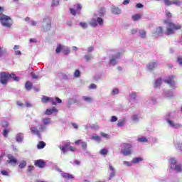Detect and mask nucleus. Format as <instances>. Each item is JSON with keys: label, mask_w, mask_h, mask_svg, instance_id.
<instances>
[{"label": "nucleus", "mask_w": 182, "mask_h": 182, "mask_svg": "<svg viewBox=\"0 0 182 182\" xmlns=\"http://www.w3.org/2000/svg\"><path fill=\"white\" fill-rule=\"evenodd\" d=\"M5 9L0 6V22L3 26L6 28H11L12 26V18L11 17L4 14Z\"/></svg>", "instance_id": "nucleus-1"}, {"label": "nucleus", "mask_w": 182, "mask_h": 182, "mask_svg": "<svg viewBox=\"0 0 182 182\" xmlns=\"http://www.w3.org/2000/svg\"><path fill=\"white\" fill-rule=\"evenodd\" d=\"M164 23L168 25V27L166 29L165 35L170 36V35H173L174 31H179L181 29L182 26L180 24H176L173 22H168V21L165 20Z\"/></svg>", "instance_id": "nucleus-2"}, {"label": "nucleus", "mask_w": 182, "mask_h": 182, "mask_svg": "<svg viewBox=\"0 0 182 182\" xmlns=\"http://www.w3.org/2000/svg\"><path fill=\"white\" fill-rule=\"evenodd\" d=\"M132 149H133V146H132V144L123 143L122 144L121 153L124 156H130V154H132Z\"/></svg>", "instance_id": "nucleus-3"}, {"label": "nucleus", "mask_w": 182, "mask_h": 182, "mask_svg": "<svg viewBox=\"0 0 182 182\" xmlns=\"http://www.w3.org/2000/svg\"><path fill=\"white\" fill-rule=\"evenodd\" d=\"M52 28V20L46 17L43 20L42 31L43 32H49Z\"/></svg>", "instance_id": "nucleus-4"}, {"label": "nucleus", "mask_w": 182, "mask_h": 182, "mask_svg": "<svg viewBox=\"0 0 182 182\" xmlns=\"http://www.w3.org/2000/svg\"><path fill=\"white\" fill-rule=\"evenodd\" d=\"M9 80V73L2 72L0 73V83L1 85H6Z\"/></svg>", "instance_id": "nucleus-5"}, {"label": "nucleus", "mask_w": 182, "mask_h": 182, "mask_svg": "<svg viewBox=\"0 0 182 182\" xmlns=\"http://www.w3.org/2000/svg\"><path fill=\"white\" fill-rule=\"evenodd\" d=\"M62 51L64 55H69V53H70V50L69 49V48H63V46H62V44H58L57 46L55 52L56 53H60V52Z\"/></svg>", "instance_id": "nucleus-6"}, {"label": "nucleus", "mask_w": 182, "mask_h": 182, "mask_svg": "<svg viewBox=\"0 0 182 182\" xmlns=\"http://www.w3.org/2000/svg\"><path fill=\"white\" fill-rule=\"evenodd\" d=\"M76 10L75 9H70V12L71 15H73V16H76V15L80 14V11H82V5L81 4H76L75 5Z\"/></svg>", "instance_id": "nucleus-7"}, {"label": "nucleus", "mask_w": 182, "mask_h": 182, "mask_svg": "<svg viewBox=\"0 0 182 182\" xmlns=\"http://www.w3.org/2000/svg\"><path fill=\"white\" fill-rule=\"evenodd\" d=\"M174 77H176L174 75L168 77L166 80H164L165 83H167L168 85H170L171 87H173L174 85H176V82L173 80Z\"/></svg>", "instance_id": "nucleus-8"}, {"label": "nucleus", "mask_w": 182, "mask_h": 182, "mask_svg": "<svg viewBox=\"0 0 182 182\" xmlns=\"http://www.w3.org/2000/svg\"><path fill=\"white\" fill-rule=\"evenodd\" d=\"M120 53H118L117 55H113L109 60V65H113V66L117 65V62L116 60H117V59L120 58Z\"/></svg>", "instance_id": "nucleus-9"}, {"label": "nucleus", "mask_w": 182, "mask_h": 182, "mask_svg": "<svg viewBox=\"0 0 182 182\" xmlns=\"http://www.w3.org/2000/svg\"><path fill=\"white\" fill-rule=\"evenodd\" d=\"M34 165L36 166V167H39V168H43V167H45V166L46 165V163L44 162L43 160L39 159L35 161Z\"/></svg>", "instance_id": "nucleus-10"}, {"label": "nucleus", "mask_w": 182, "mask_h": 182, "mask_svg": "<svg viewBox=\"0 0 182 182\" xmlns=\"http://www.w3.org/2000/svg\"><path fill=\"white\" fill-rule=\"evenodd\" d=\"M7 158L9 159L7 160L9 164H16V163H18V160L11 154H8Z\"/></svg>", "instance_id": "nucleus-11"}, {"label": "nucleus", "mask_w": 182, "mask_h": 182, "mask_svg": "<svg viewBox=\"0 0 182 182\" xmlns=\"http://www.w3.org/2000/svg\"><path fill=\"white\" fill-rule=\"evenodd\" d=\"M58 110L56 109V107H53L50 109H47L46 110L45 114L47 116H50V114H53V113H58Z\"/></svg>", "instance_id": "nucleus-12"}, {"label": "nucleus", "mask_w": 182, "mask_h": 182, "mask_svg": "<svg viewBox=\"0 0 182 182\" xmlns=\"http://www.w3.org/2000/svg\"><path fill=\"white\" fill-rule=\"evenodd\" d=\"M50 102L51 105H53V106H56L58 103H62V100H60V98L58 97H56L55 98L50 97Z\"/></svg>", "instance_id": "nucleus-13"}, {"label": "nucleus", "mask_w": 182, "mask_h": 182, "mask_svg": "<svg viewBox=\"0 0 182 182\" xmlns=\"http://www.w3.org/2000/svg\"><path fill=\"white\" fill-rule=\"evenodd\" d=\"M62 177L65 178V180H73L74 178L73 175L68 173H61Z\"/></svg>", "instance_id": "nucleus-14"}, {"label": "nucleus", "mask_w": 182, "mask_h": 182, "mask_svg": "<svg viewBox=\"0 0 182 182\" xmlns=\"http://www.w3.org/2000/svg\"><path fill=\"white\" fill-rule=\"evenodd\" d=\"M31 132L33 134H36V136H38V137H41V132H40L39 129H38V128L31 127Z\"/></svg>", "instance_id": "nucleus-15"}, {"label": "nucleus", "mask_w": 182, "mask_h": 182, "mask_svg": "<svg viewBox=\"0 0 182 182\" xmlns=\"http://www.w3.org/2000/svg\"><path fill=\"white\" fill-rule=\"evenodd\" d=\"M157 66H159V65L157 64V63L156 62H152V63H150L147 68L149 70H154V69H156V68H157Z\"/></svg>", "instance_id": "nucleus-16"}, {"label": "nucleus", "mask_w": 182, "mask_h": 182, "mask_svg": "<svg viewBox=\"0 0 182 182\" xmlns=\"http://www.w3.org/2000/svg\"><path fill=\"white\" fill-rule=\"evenodd\" d=\"M167 122L168 123V124H170L171 126V127H174L175 129H177L178 127H181V124H174V122L172 121V120L168 119Z\"/></svg>", "instance_id": "nucleus-17"}, {"label": "nucleus", "mask_w": 182, "mask_h": 182, "mask_svg": "<svg viewBox=\"0 0 182 182\" xmlns=\"http://www.w3.org/2000/svg\"><path fill=\"white\" fill-rule=\"evenodd\" d=\"M23 140V133H18L16 136V141L18 143H21Z\"/></svg>", "instance_id": "nucleus-18"}, {"label": "nucleus", "mask_w": 182, "mask_h": 182, "mask_svg": "<svg viewBox=\"0 0 182 182\" xmlns=\"http://www.w3.org/2000/svg\"><path fill=\"white\" fill-rule=\"evenodd\" d=\"M9 78L13 79L14 82H19L20 77L16 76L14 73L9 74Z\"/></svg>", "instance_id": "nucleus-19"}, {"label": "nucleus", "mask_w": 182, "mask_h": 182, "mask_svg": "<svg viewBox=\"0 0 182 182\" xmlns=\"http://www.w3.org/2000/svg\"><path fill=\"white\" fill-rule=\"evenodd\" d=\"M46 146V143H45L43 141H40L37 144V149L38 150H42V149H45Z\"/></svg>", "instance_id": "nucleus-20"}, {"label": "nucleus", "mask_w": 182, "mask_h": 182, "mask_svg": "<svg viewBox=\"0 0 182 182\" xmlns=\"http://www.w3.org/2000/svg\"><path fill=\"white\" fill-rule=\"evenodd\" d=\"M170 161H171L170 168L173 169L174 168V167H176V166H177V161H176V159H174L173 158H171L170 159Z\"/></svg>", "instance_id": "nucleus-21"}, {"label": "nucleus", "mask_w": 182, "mask_h": 182, "mask_svg": "<svg viewBox=\"0 0 182 182\" xmlns=\"http://www.w3.org/2000/svg\"><path fill=\"white\" fill-rule=\"evenodd\" d=\"M172 170H175V171H176V173H181L182 166L181 164H177L174 166L173 168H172Z\"/></svg>", "instance_id": "nucleus-22"}, {"label": "nucleus", "mask_w": 182, "mask_h": 182, "mask_svg": "<svg viewBox=\"0 0 182 182\" xmlns=\"http://www.w3.org/2000/svg\"><path fill=\"white\" fill-rule=\"evenodd\" d=\"M140 161H143V158L136 157L132 159V163H133V164H137L138 163H140Z\"/></svg>", "instance_id": "nucleus-23"}, {"label": "nucleus", "mask_w": 182, "mask_h": 182, "mask_svg": "<svg viewBox=\"0 0 182 182\" xmlns=\"http://www.w3.org/2000/svg\"><path fill=\"white\" fill-rule=\"evenodd\" d=\"M112 14H114V15H119L122 11L118 7H114L112 9Z\"/></svg>", "instance_id": "nucleus-24"}, {"label": "nucleus", "mask_w": 182, "mask_h": 182, "mask_svg": "<svg viewBox=\"0 0 182 182\" xmlns=\"http://www.w3.org/2000/svg\"><path fill=\"white\" fill-rule=\"evenodd\" d=\"M161 82H162L161 78L156 80L154 82V87L155 88L160 87V86H161Z\"/></svg>", "instance_id": "nucleus-25"}, {"label": "nucleus", "mask_w": 182, "mask_h": 182, "mask_svg": "<svg viewBox=\"0 0 182 182\" xmlns=\"http://www.w3.org/2000/svg\"><path fill=\"white\" fill-rule=\"evenodd\" d=\"M50 97H48V96H45L43 95L41 98V102L42 103H48V102H50Z\"/></svg>", "instance_id": "nucleus-26"}, {"label": "nucleus", "mask_w": 182, "mask_h": 182, "mask_svg": "<svg viewBox=\"0 0 182 182\" xmlns=\"http://www.w3.org/2000/svg\"><path fill=\"white\" fill-rule=\"evenodd\" d=\"M25 87L27 90H31V89H32V82H31V81H27Z\"/></svg>", "instance_id": "nucleus-27"}, {"label": "nucleus", "mask_w": 182, "mask_h": 182, "mask_svg": "<svg viewBox=\"0 0 182 182\" xmlns=\"http://www.w3.org/2000/svg\"><path fill=\"white\" fill-rule=\"evenodd\" d=\"M90 25L93 28H96V26H97V21H96V19H92L90 23Z\"/></svg>", "instance_id": "nucleus-28"}, {"label": "nucleus", "mask_w": 182, "mask_h": 182, "mask_svg": "<svg viewBox=\"0 0 182 182\" xmlns=\"http://www.w3.org/2000/svg\"><path fill=\"white\" fill-rule=\"evenodd\" d=\"M26 167V161H22L18 165V168H25Z\"/></svg>", "instance_id": "nucleus-29"}, {"label": "nucleus", "mask_w": 182, "mask_h": 182, "mask_svg": "<svg viewBox=\"0 0 182 182\" xmlns=\"http://www.w3.org/2000/svg\"><path fill=\"white\" fill-rule=\"evenodd\" d=\"M141 15H140V14H135V15L132 16V19L134 21H139V19H141Z\"/></svg>", "instance_id": "nucleus-30"}, {"label": "nucleus", "mask_w": 182, "mask_h": 182, "mask_svg": "<svg viewBox=\"0 0 182 182\" xmlns=\"http://www.w3.org/2000/svg\"><path fill=\"white\" fill-rule=\"evenodd\" d=\"M107 153H109V151L106 149H102L100 151V154L102 156H106V155H107Z\"/></svg>", "instance_id": "nucleus-31"}, {"label": "nucleus", "mask_w": 182, "mask_h": 182, "mask_svg": "<svg viewBox=\"0 0 182 182\" xmlns=\"http://www.w3.org/2000/svg\"><path fill=\"white\" fill-rule=\"evenodd\" d=\"M163 33V27L161 26H159L157 28H156V31L154 33H157L158 35H160V33Z\"/></svg>", "instance_id": "nucleus-32"}, {"label": "nucleus", "mask_w": 182, "mask_h": 182, "mask_svg": "<svg viewBox=\"0 0 182 182\" xmlns=\"http://www.w3.org/2000/svg\"><path fill=\"white\" fill-rule=\"evenodd\" d=\"M139 36H141V38H146V31L140 30L139 31Z\"/></svg>", "instance_id": "nucleus-33"}, {"label": "nucleus", "mask_w": 182, "mask_h": 182, "mask_svg": "<svg viewBox=\"0 0 182 182\" xmlns=\"http://www.w3.org/2000/svg\"><path fill=\"white\" fill-rule=\"evenodd\" d=\"M138 141H139L140 143H146L148 141V140H147V138L142 136L138 139Z\"/></svg>", "instance_id": "nucleus-34"}, {"label": "nucleus", "mask_w": 182, "mask_h": 182, "mask_svg": "<svg viewBox=\"0 0 182 182\" xmlns=\"http://www.w3.org/2000/svg\"><path fill=\"white\" fill-rule=\"evenodd\" d=\"M82 99L83 100H85V102H87L88 103H90V102H92V97H90L83 96Z\"/></svg>", "instance_id": "nucleus-35"}, {"label": "nucleus", "mask_w": 182, "mask_h": 182, "mask_svg": "<svg viewBox=\"0 0 182 182\" xmlns=\"http://www.w3.org/2000/svg\"><path fill=\"white\" fill-rule=\"evenodd\" d=\"M1 125L2 126V127H4V129H6V127H8V126H9V124L8 123V122L6 121H3L1 122Z\"/></svg>", "instance_id": "nucleus-36"}, {"label": "nucleus", "mask_w": 182, "mask_h": 182, "mask_svg": "<svg viewBox=\"0 0 182 182\" xmlns=\"http://www.w3.org/2000/svg\"><path fill=\"white\" fill-rule=\"evenodd\" d=\"M4 53H6V50L0 46V58L4 56Z\"/></svg>", "instance_id": "nucleus-37"}, {"label": "nucleus", "mask_w": 182, "mask_h": 182, "mask_svg": "<svg viewBox=\"0 0 182 182\" xmlns=\"http://www.w3.org/2000/svg\"><path fill=\"white\" fill-rule=\"evenodd\" d=\"M92 140H96V141H102V138H100V136L95 135V136H92Z\"/></svg>", "instance_id": "nucleus-38"}, {"label": "nucleus", "mask_w": 182, "mask_h": 182, "mask_svg": "<svg viewBox=\"0 0 182 182\" xmlns=\"http://www.w3.org/2000/svg\"><path fill=\"white\" fill-rule=\"evenodd\" d=\"M8 134H9V131L6 128L3 131V136H4V137H8Z\"/></svg>", "instance_id": "nucleus-39"}, {"label": "nucleus", "mask_w": 182, "mask_h": 182, "mask_svg": "<svg viewBox=\"0 0 182 182\" xmlns=\"http://www.w3.org/2000/svg\"><path fill=\"white\" fill-rule=\"evenodd\" d=\"M80 26H82L83 29H86L87 28V23L86 22H80Z\"/></svg>", "instance_id": "nucleus-40"}, {"label": "nucleus", "mask_w": 182, "mask_h": 182, "mask_svg": "<svg viewBox=\"0 0 182 182\" xmlns=\"http://www.w3.org/2000/svg\"><path fill=\"white\" fill-rule=\"evenodd\" d=\"M75 77H80V71L79 70H75L74 73Z\"/></svg>", "instance_id": "nucleus-41"}, {"label": "nucleus", "mask_w": 182, "mask_h": 182, "mask_svg": "<svg viewBox=\"0 0 182 182\" xmlns=\"http://www.w3.org/2000/svg\"><path fill=\"white\" fill-rule=\"evenodd\" d=\"M81 146H82V149H83V150H86L87 147V144L86 143V141L81 142Z\"/></svg>", "instance_id": "nucleus-42"}, {"label": "nucleus", "mask_w": 182, "mask_h": 182, "mask_svg": "<svg viewBox=\"0 0 182 182\" xmlns=\"http://www.w3.org/2000/svg\"><path fill=\"white\" fill-rule=\"evenodd\" d=\"M43 124H49L50 123V119L49 118H45L43 120Z\"/></svg>", "instance_id": "nucleus-43"}, {"label": "nucleus", "mask_w": 182, "mask_h": 182, "mask_svg": "<svg viewBox=\"0 0 182 182\" xmlns=\"http://www.w3.org/2000/svg\"><path fill=\"white\" fill-rule=\"evenodd\" d=\"M97 22L98 24H100V26L103 25V18L98 17L97 18Z\"/></svg>", "instance_id": "nucleus-44"}, {"label": "nucleus", "mask_w": 182, "mask_h": 182, "mask_svg": "<svg viewBox=\"0 0 182 182\" xmlns=\"http://www.w3.org/2000/svg\"><path fill=\"white\" fill-rule=\"evenodd\" d=\"M52 6H58L59 5V0H53Z\"/></svg>", "instance_id": "nucleus-45"}, {"label": "nucleus", "mask_w": 182, "mask_h": 182, "mask_svg": "<svg viewBox=\"0 0 182 182\" xmlns=\"http://www.w3.org/2000/svg\"><path fill=\"white\" fill-rule=\"evenodd\" d=\"M123 164L124 166H127V167H130V166H132V162H129L127 161H124Z\"/></svg>", "instance_id": "nucleus-46"}, {"label": "nucleus", "mask_w": 182, "mask_h": 182, "mask_svg": "<svg viewBox=\"0 0 182 182\" xmlns=\"http://www.w3.org/2000/svg\"><path fill=\"white\" fill-rule=\"evenodd\" d=\"M85 60L87 62H89V60H90V59L92 58V55H85Z\"/></svg>", "instance_id": "nucleus-47"}, {"label": "nucleus", "mask_w": 182, "mask_h": 182, "mask_svg": "<svg viewBox=\"0 0 182 182\" xmlns=\"http://www.w3.org/2000/svg\"><path fill=\"white\" fill-rule=\"evenodd\" d=\"M100 135L102 136V137H105V139H109V134L104 133V132H101Z\"/></svg>", "instance_id": "nucleus-48"}, {"label": "nucleus", "mask_w": 182, "mask_h": 182, "mask_svg": "<svg viewBox=\"0 0 182 182\" xmlns=\"http://www.w3.org/2000/svg\"><path fill=\"white\" fill-rule=\"evenodd\" d=\"M110 122H112V123L114 122H117V117H116V116H112V117H111Z\"/></svg>", "instance_id": "nucleus-49"}, {"label": "nucleus", "mask_w": 182, "mask_h": 182, "mask_svg": "<svg viewBox=\"0 0 182 182\" xmlns=\"http://www.w3.org/2000/svg\"><path fill=\"white\" fill-rule=\"evenodd\" d=\"M60 149L61 151H63V154H66L67 150L65 146H60Z\"/></svg>", "instance_id": "nucleus-50"}, {"label": "nucleus", "mask_w": 182, "mask_h": 182, "mask_svg": "<svg viewBox=\"0 0 182 182\" xmlns=\"http://www.w3.org/2000/svg\"><path fill=\"white\" fill-rule=\"evenodd\" d=\"M124 124V121H119L117 123V126L119 127H122V126H123Z\"/></svg>", "instance_id": "nucleus-51"}, {"label": "nucleus", "mask_w": 182, "mask_h": 182, "mask_svg": "<svg viewBox=\"0 0 182 182\" xmlns=\"http://www.w3.org/2000/svg\"><path fill=\"white\" fill-rule=\"evenodd\" d=\"M131 99H136V92H132V94L129 95Z\"/></svg>", "instance_id": "nucleus-52"}, {"label": "nucleus", "mask_w": 182, "mask_h": 182, "mask_svg": "<svg viewBox=\"0 0 182 182\" xmlns=\"http://www.w3.org/2000/svg\"><path fill=\"white\" fill-rule=\"evenodd\" d=\"M33 168H34L33 166H29L27 170L28 173H31V171H32Z\"/></svg>", "instance_id": "nucleus-53"}, {"label": "nucleus", "mask_w": 182, "mask_h": 182, "mask_svg": "<svg viewBox=\"0 0 182 182\" xmlns=\"http://www.w3.org/2000/svg\"><path fill=\"white\" fill-rule=\"evenodd\" d=\"M132 120L134 122H137V120H139V117L137 115H133Z\"/></svg>", "instance_id": "nucleus-54"}, {"label": "nucleus", "mask_w": 182, "mask_h": 182, "mask_svg": "<svg viewBox=\"0 0 182 182\" xmlns=\"http://www.w3.org/2000/svg\"><path fill=\"white\" fill-rule=\"evenodd\" d=\"M112 95H119V90L118 89H114L112 90Z\"/></svg>", "instance_id": "nucleus-55"}, {"label": "nucleus", "mask_w": 182, "mask_h": 182, "mask_svg": "<svg viewBox=\"0 0 182 182\" xmlns=\"http://www.w3.org/2000/svg\"><path fill=\"white\" fill-rule=\"evenodd\" d=\"M166 15L167 18H171V16H172L171 13H170V11H166Z\"/></svg>", "instance_id": "nucleus-56"}, {"label": "nucleus", "mask_w": 182, "mask_h": 182, "mask_svg": "<svg viewBox=\"0 0 182 182\" xmlns=\"http://www.w3.org/2000/svg\"><path fill=\"white\" fill-rule=\"evenodd\" d=\"M177 62L179 63V65H181V66H182V58L181 57H178Z\"/></svg>", "instance_id": "nucleus-57"}, {"label": "nucleus", "mask_w": 182, "mask_h": 182, "mask_svg": "<svg viewBox=\"0 0 182 182\" xmlns=\"http://www.w3.org/2000/svg\"><path fill=\"white\" fill-rule=\"evenodd\" d=\"M45 131V126L43 125H41V127H39V132H44Z\"/></svg>", "instance_id": "nucleus-58"}, {"label": "nucleus", "mask_w": 182, "mask_h": 182, "mask_svg": "<svg viewBox=\"0 0 182 182\" xmlns=\"http://www.w3.org/2000/svg\"><path fill=\"white\" fill-rule=\"evenodd\" d=\"M96 87H97V86L95 84H91L90 86V89H96Z\"/></svg>", "instance_id": "nucleus-59"}, {"label": "nucleus", "mask_w": 182, "mask_h": 182, "mask_svg": "<svg viewBox=\"0 0 182 182\" xmlns=\"http://www.w3.org/2000/svg\"><path fill=\"white\" fill-rule=\"evenodd\" d=\"M1 173L2 174V176H8V171H1Z\"/></svg>", "instance_id": "nucleus-60"}, {"label": "nucleus", "mask_w": 182, "mask_h": 182, "mask_svg": "<svg viewBox=\"0 0 182 182\" xmlns=\"http://www.w3.org/2000/svg\"><path fill=\"white\" fill-rule=\"evenodd\" d=\"M69 150H70V151H76V147L70 146V147H69Z\"/></svg>", "instance_id": "nucleus-61"}, {"label": "nucleus", "mask_w": 182, "mask_h": 182, "mask_svg": "<svg viewBox=\"0 0 182 182\" xmlns=\"http://www.w3.org/2000/svg\"><path fill=\"white\" fill-rule=\"evenodd\" d=\"M25 105L27 107H32V104L29 102H26Z\"/></svg>", "instance_id": "nucleus-62"}, {"label": "nucleus", "mask_w": 182, "mask_h": 182, "mask_svg": "<svg viewBox=\"0 0 182 182\" xmlns=\"http://www.w3.org/2000/svg\"><path fill=\"white\" fill-rule=\"evenodd\" d=\"M136 7L139 8V9L143 8V4L138 3V4H136Z\"/></svg>", "instance_id": "nucleus-63"}, {"label": "nucleus", "mask_w": 182, "mask_h": 182, "mask_svg": "<svg viewBox=\"0 0 182 182\" xmlns=\"http://www.w3.org/2000/svg\"><path fill=\"white\" fill-rule=\"evenodd\" d=\"M93 49H94V47H93V46L89 47V48H88V50H88V53H90V52H92V51L93 50Z\"/></svg>", "instance_id": "nucleus-64"}]
</instances>
